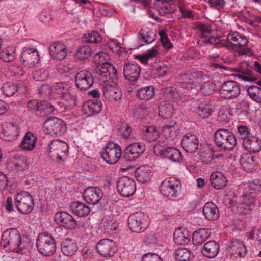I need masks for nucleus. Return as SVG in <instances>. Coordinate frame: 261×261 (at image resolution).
Here are the masks:
<instances>
[{"mask_svg": "<svg viewBox=\"0 0 261 261\" xmlns=\"http://www.w3.org/2000/svg\"><path fill=\"white\" fill-rule=\"evenodd\" d=\"M155 89L152 86L142 87L138 90L137 96L140 100L147 101L155 96Z\"/></svg>", "mask_w": 261, "mask_h": 261, "instance_id": "obj_37", "label": "nucleus"}, {"mask_svg": "<svg viewBox=\"0 0 261 261\" xmlns=\"http://www.w3.org/2000/svg\"><path fill=\"white\" fill-rule=\"evenodd\" d=\"M62 106L66 109H71L76 105V96L70 90L61 97Z\"/></svg>", "mask_w": 261, "mask_h": 261, "instance_id": "obj_43", "label": "nucleus"}, {"mask_svg": "<svg viewBox=\"0 0 261 261\" xmlns=\"http://www.w3.org/2000/svg\"><path fill=\"white\" fill-rule=\"evenodd\" d=\"M157 74L161 77L165 76L171 72V68L166 65H160L156 68Z\"/></svg>", "mask_w": 261, "mask_h": 261, "instance_id": "obj_64", "label": "nucleus"}, {"mask_svg": "<svg viewBox=\"0 0 261 261\" xmlns=\"http://www.w3.org/2000/svg\"><path fill=\"white\" fill-rule=\"evenodd\" d=\"M18 134L17 126L11 123H5L0 132V137L7 141H12L17 138Z\"/></svg>", "mask_w": 261, "mask_h": 261, "instance_id": "obj_24", "label": "nucleus"}, {"mask_svg": "<svg viewBox=\"0 0 261 261\" xmlns=\"http://www.w3.org/2000/svg\"><path fill=\"white\" fill-rule=\"evenodd\" d=\"M144 149L139 143H133L128 146L125 151L124 158L128 161H133L143 152Z\"/></svg>", "mask_w": 261, "mask_h": 261, "instance_id": "obj_31", "label": "nucleus"}, {"mask_svg": "<svg viewBox=\"0 0 261 261\" xmlns=\"http://www.w3.org/2000/svg\"><path fill=\"white\" fill-rule=\"evenodd\" d=\"M49 52L52 58L61 61L65 59L67 55V47L64 44L57 41L50 44Z\"/></svg>", "mask_w": 261, "mask_h": 261, "instance_id": "obj_18", "label": "nucleus"}, {"mask_svg": "<svg viewBox=\"0 0 261 261\" xmlns=\"http://www.w3.org/2000/svg\"><path fill=\"white\" fill-rule=\"evenodd\" d=\"M15 48L9 46L0 53V58L5 62L12 61L15 56Z\"/></svg>", "mask_w": 261, "mask_h": 261, "instance_id": "obj_53", "label": "nucleus"}, {"mask_svg": "<svg viewBox=\"0 0 261 261\" xmlns=\"http://www.w3.org/2000/svg\"><path fill=\"white\" fill-rule=\"evenodd\" d=\"M204 75L201 71H195L188 74L184 79L182 86L187 88L196 87L204 80Z\"/></svg>", "mask_w": 261, "mask_h": 261, "instance_id": "obj_26", "label": "nucleus"}, {"mask_svg": "<svg viewBox=\"0 0 261 261\" xmlns=\"http://www.w3.org/2000/svg\"><path fill=\"white\" fill-rule=\"evenodd\" d=\"M141 72L140 66L136 63H127L123 66L124 77L130 81H135L139 77Z\"/></svg>", "mask_w": 261, "mask_h": 261, "instance_id": "obj_25", "label": "nucleus"}, {"mask_svg": "<svg viewBox=\"0 0 261 261\" xmlns=\"http://www.w3.org/2000/svg\"><path fill=\"white\" fill-rule=\"evenodd\" d=\"M70 91V87L66 82H58L53 86V92L60 98Z\"/></svg>", "mask_w": 261, "mask_h": 261, "instance_id": "obj_51", "label": "nucleus"}, {"mask_svg": "<svg viewBox=\"0 0 261 261\" xmlns=\"http://www.w3.org/2000/svg\"><path fill=\"white\" fill-rule=\"evenodd\" d=\"M215 89V84L212 82L204 83L200 89V91L204 95H209L214 93Z\"/></svg>", "mask_w": 261, "mask_h": 261, "instance_id": "obj_60", "label": "nucleus"}, {"mask_svg": "<svg viewBox=\"0 0 261 261\" xmlns=\"http://www.w3.org/2000/svg\"><path fill=\"white\" fill-rule=\"evenodd\" d=\"M227 40L236 46L244 47L248 44L247 38L237 32L229 33L227 36Z\"/></svg>", "mask_w": 261, "mask_h": 261, "instance_id": "obj_39", "label": "nucleus"}, {"mask_svg": "<svg viewBox=\"0 0 261 261\" xmlns=\"http://www.w3.org/2000/svg\"><path fill=\"white\" fill-rule=\"evenodd\" d=\"M20 61L27 68H35L40 62L39 53L36 49L28 48L22 52Z\"/></svg>", "mask_w": 261, "mask_h": 261, "instance_id": "obj_12", "label": "nucleus"}, {"mask_svg": "<svg viewBox=\"0 0 261 261\" xmlns=\"http://www.w3.org/2000/svg\"><path fill=\"white\" fill-rule=\"evenodd\" d=\"M43 129L46 134L57 136L63 134L66 130L64 122L56 117L48 118L44 123Z\"/></svg>", "mask_w": 261, "mask_h": 261, "instance_id": "obj_7", "label": "nucleus"}, {"mask_svg": "<svg viewBox=\"0 0 261 261\" xmlns=\"http://www.w3.org/2000/svg\"><path fill=\"white\" fill-rule=\"evenodd\" d=\"M198 140L197 137L190 134L185 135L181 141L183 149L187 152H195L198 148Z\"/></svg>", "mask_w": 261, "mask_h": 261, "instance_id": "obj_27", "label": "nucleus"}, {"mask_svg": "<svg viewBox=\"0 0 261 261\" xmlns=\"http://www.w3.org/2000/svg\"><path fill=\"white\" fill-rule=\"evenodd\" d=\"M210 180L213 187L218 190L223 189L227 182L226 178L220 172L212 173L210 176Z\"/></svg>", "mask_w": 261, "mask_h": 261, "instance_id": "obj_36", "label": "nucleus"}, {"mask_svg": "<svg viewBox=\"0 0 261 261\" xmlns=\"http://www.w3.org/2000/svg\"><path fill=\"white\" fill-rule=\"evenodd\" d=\"M154 5L159 15L162 16L173 13L176 10L172 0H156Z\"/></svg>", "mask_w": 261, "mask_h": 261, "instance_id": "obj_28", "label": "nucleus"}, {"mask_svg": "<svg viewBox=\"0 0 261 261\" xmlns=\"http://www.w3.org/2000/svg\"><path fill=\"white\" fill-rule=\"evenodd\" d=\"M236 69L239 73L237 76L244 81L253 82L257 80L256 77L253 75L251 68L247 62L244 61L240 63Z\"/></svg>", "mask_w": 261, "mask_h": 261, "instance_id": "obj_23", "label": "nucleus"}, {"mask_svg": "<svg viewBox=\"0 0 261 261\" xmlns=\"http://www.w3.org/2000/svg\"><path fill=\"white\" fill-rule=\"evenodd\" d=\"M15 86L11 83H6L2 87V91L7 96H11L16 91Z\"/></svg>", "mask_w": 261, "mask_h": 261, "instance_id": "obj_62", "label": "nucleus"}, {"mask_svg": "<svg viewBox=\"0 0 261 261\" xmlns=\"http://www.w3.org/2000/svg\"><path fill=\"white\" fill-rule=\"evenodd\" d=\"M47 152L51 158L63 161L68 153V146L64 141L54 140L49 144Z\"/></svg>", "mask_w": 261, "mask_h": 261, "instance_id": "obj_5", "label": "nucleus"}, {"mask_svg": "<svg viewBox=\"0 0 261 261\" xmlns=\"http://www.w3.org/2000/svg\"><path fill=\"white\" fill-rule=\"evenodd\" d=\"M92 53V49L88 45H83L76 51V56L79 60H83L88 58Z\"/></svg>", "mask_w": 261, "mask_h": 261, "instance_id": "obj_54", "label": "nucleus"}, {"mask_svg": "<svg viewBox=\"0 0 261 261\" xmlns=\"http://www.w3.org/2000/svg\"><path fill=\"white\" fill-rule=\"evenodd\" d=\"M108 59V55L105 52H99L96 53L94 56V62L98 65H103L105 64L109 63L107 62Z\"/></svg>", "mask_w": 261, "mask_h": 261, "instance_id": "obj_59", "label": "nucleus"}, {"mask_svg": "<svg viewBox=\"0 0 261 261\" xmlns=\"http://www.w3.org/2000/svg\"><path fill=\"white\" fill-rule=\"evenodd\" d=\"M104 97L111 101H116L122 97V93L116 85L106 83L103 87Z\"/></svg>", "mask_w": 261, "mask_h": 261, "instance_id": "obj_22", "label": "nucleus"}, {"mask_svg": "<svg viewBox=\"0 0 261 261\" xmlns=\"http://www.w3.org/2000/svg\"><path fill=\"white\" fill-rule=\"evenodd\" d=\"M213 155L210 149H206L200 153V157L202 162L208 164L213 159Z\"/></svg>", "mask_w": 261, "mask_h": 261, "instance_id": "obj_63", "label": "nucleus"}, {"mask_svg": "<svg viewBox=\"0 0 261 261\" xmlns=\"http://www.w3.org/2000/svg\"><path fill=\"white\" fill-rule=\"evenodd\" d=\"M216 145L224 150H230L237 145V139L232 132L226 129H219L214 134Z\"/></svg>", "mask_w": 261, "mask_h": 261, "instance_id": "obj_2", "label": "nucleus"}, {"mask_svg": "<svg viewBox=\"0 0 261 261\" xmlns=\"http://www.w3.org/2000/svg\"><path fill=\"white\" fill-rule=\"evenodd\" d=\"M173 107L169 102L162 101L159 106V115L163 119L170 118L173 112Z\"/></svg>", "mask_w": 261, "mask_h": 261, "instance_id": "obj_44", "label": "nucleus"}, {"mask_svg": "<svg viewBox=\"0 0 261 261\" xmlns=\"http://www.w3.org/2000/svg\"><path fill=\"white\" fill-rule=\"evenodd\" d=\"M240 162L244 170L249 172L253 169L255 160L251 155L246 154L243 155L240 160Z\"/></svg>", "mask_w": 261, "mask_h": 261, "instance_id": "obj_49", "label": "nucleus"}, {"mask_svg": "<svg viewBox=\"0 0 261 261\" xmlns=\"http://www.w3.org/2000/svg\"><path fill=\"white\" fill-rule=\"evenodd\" d=\"M102 38L99 34L95 31H91L84 35V41L90 43H98Z\"/></svg>", "mask_w": 261, "mask_h": 261, "instance_id": "obj_55", "label": "nucleus"}, {"mask_svg": "<svg viewBox=\"0 0 261 261\" xmlns=\"http://www.w3.org/2000/svg\"><path fill=\"white\" fill-rule=\"evenodd\" d=\"M122 155L121 147L114 142H108L101 152V157L106 162L110 164L116 163Z\"/></svg>", "mask_w": 261, "mask_h": 261, "instance_id": "obj_8", "label": "nucleus"}, {"mask_svg": "<svg viewBox=\"0 0 261 261\" xmlns=\"http://www.w3.org/2000/svg\"><path fill=\"white\" fill-rule=\"evenodd\" d=\"M202 212L205 218L209 220H217L220 216L217 206L213 202H207L203 206Z\"/></svg>", "mask_w": 261, "mask_h": 261, "instance_id": "obj_34", "label": "nucleus"}, {"mask_svg": "<svg viewBox=\"0 0 261 261\" xmlns=\"http://www.w3.org/2000/svg\"><path fill=\"white\" fill-rule=\"evenodd\" d=\"M165 153L164 156L173 162H178L182 160L181 152L174 147H168Z\"/></svg>", "mask_w": 261, "mask_h": 261, "instance_id": "obj_52", "label": "nucleus"}, {"mask_svg": "<svg viewBox=\"0 0 261 261\" xmlns=\"http://www.w3.org/2000/svg\"><path fill=\"white\" fill-rule=\"evenodd\" d=\"M93 82V77L91 73L87 71H81L76 75L75 84L81 90L85 91L88 89L92 86Z\"/></svg>", "mask_w": 261, "mask_h": 261, "instance_id": "obj_17", "label": "nucleus"}, {"mask_svg": "<svg viewBox=\"0 0 261 261\" xmlns=\"http://www.w3.org/2000/svg\"><path fill=\"white\" fill-rule=\"evenodd\" d=\"M1 244L6 250L21 254L25 253L30 247L29 242L22 239L19 231L15 228L7 229L3 232Z\"/></svg>", "mask_w": 261, "mask_h": 261, "instance_id": "obj_1", "label": "nucleus"}, {"mask_svg": "<svg viewBox=\"0 0 261 261\" xmlns=\"http://www.w3.org/2000/svg\"><path fill=\"white\" fill-rule=\"evenodd\" d=\"M28 108L32 112H36L43 110L45 108L43 104H39L37 100L33 99L28 102Z\"/></svg>", "mask_w": 261, "mask_h": 261, "instance_id": "obj_61", "label": "nucleus"}, {"mask_svg": "<svg viewBox=\"0 0 261 261\" xmlns=\"http://www.w3.org/2000/svg\"><path fill=\"white\" fill-rule=\"evenodd\" d=\"M37 137L31 132H27L20 144V147L24 151L33 150L36 144Z\"/></svg>", "mask_w": 261, "mask_h": 261, "instance_id": "obj_33", "label": "nucleus"}, {"mask_svg": "<svg viewBox=\"0 0 261 261\" xmlns=\"http://www.w3.org/2000/svg\"><path fill=\"white\" fill-rule=\"evenodd\" d=\"M93 74L95 79L101 82L106 83L109 80L118 79L117 72L116 68L112 64L106 63L103 65H98L94 69Z\"/></svg>", "mask_w": 261, "mask_h": 261, "instance_id": "obj_4", "label": "nucleus"}, {"mask_svg": "<svg viewBox=\"0 0 261 261\" xmlns=\"http://www.w3.org/2000/svg\"><path fill=\"white\" fill-rule=\"evenodd\" d=\"M181 186L179 180L175 177H171L163 181L160 186V191L164 196L175 198L179 195Z\"/></svg>", "mask_w": 261, "mask_h": 261, "instance_id": "obj_6", "label": "nucleus"}, {"mask_svg": "<svg viewBox=\"0 0 261 261\" xmlns=\"http://www.w3.org/2000/svg\"><path fill=\"white\" fill-rule=\"evenodd\" d=\"M151 169L149 166H141L136 170L135 176L137 180L141 182L148 181L150 178Z\"/></svg>", "mask_w": 261, "mask_h": 261, "instance_id": "obj_41", "label": "nucleus"}, {"mask_svg": "<svg viewBox=\"0 0 261 261\" xmlns=\"http://www.w3.org/2000/svg\"><path fill=\"white\" fill-rule=\"evenodd\" d=\"M176 123L170 122L163 127L162 134L166 140L171 141L174 140L178 135V132L175 127Z\"/></svg>", "mask_w": 261, "mask_h": 261, "instance_id": "obj_42", "label": "nucleus"}, {"mask_svg": "<svg viewBox=\"0 0 261 261\" xmlns=\"http://www.w3.org/2000/svg\"><path fill=\"white\" fill-rule=\"evenodd\" d=\"M168 148L165 141H159L154 146V152L158 155L164 156Z\"/></svg>", "mask_w": 261, "mask_h": 261, "instance_id": "obj_57", "label": "nucleus"}, {"mask_svg": "<svg viewBox=\"0 0 261 261\" xmlns=\"http://www.w3.org/2000/svg\"><path fill=\"white\" fill-rule=\"evenodd\" d=\"M10 167L12 170L16 171H23L28 168L27 159L23 156L14 158L9 163Z\"/></svg>", "mask_w": 261, "mask_h": 261, "instance_id": "obj_40", "label": "nucleus"}, {"mask_svg": "<svg viewBox=\"0 0 261 261\" xmlns=\"http://www.w3.org/2000/svg\"><path fill=\"white\" fill-rule=\"evenodd\" d=\"M198 115L202 118H206L210 116L212 113V109L210 105L202 103L197 108Z\"/></svg>", "mask_w": 261, "mask_h": 261, "instance_id": "obj_56", "label": "nucleus"}, {"mask_svg": "<svg viewBox=\"0 0 261 261\" xmlns=\"http://www.w3.org/2000/svg\"><path fill=\"white\" fill-rule=\"evenodd\" d=\"M96 249L97 252L103 257L113 256L117 250L115 242L109 239H102L99 241Z\"/></svg>", "mask_w": 261, "mask_h": 261, "instance_id": "obj_15", "label": "nucleus"}, {"mask_svg": "<svg viewBox=\"0 0 261 261\" xmlns=\"http://www.w3.org/2000/svg\"><path fill=\"white\" fill-rule=\"evenodd\" d=\"M102 196L101 191L98 188L90 187L83 192L84 200L88 204L95 205L101 199Z\"/></svg>", "mask_w": 261, "mask_h": 261, "instance_id": "obj_20", "label": "nucleus"}, {"mask_svg": "<svg viewBox=\"0 0 261 261\" xmlns=\"http://www.w3.org/2000/svg\"><path fill=\"white\" fill-rule=\"evenodd\" d=\"M220 93L226 99H233L240 94V86L234 81H226L221 85Z\"/></svg>", "mask_w": 261, "mask_h": 261, "instance_id": "obj_14", "label": "nucleus"}, {"mask_svg": "<svg viewBox=\"0 0 261 261\" xmlns=\"http://www.w3.org/2000/svg\"><path fill=\"white\" fill-rule=\"evenodd\" d=\"M254 202V197L251 193L243 194L241 201L237 205V212L241 214H246L249 213Z\"/></svg>", "mask_w": 261, "mask_h": 261, "instance_id": "obj_21", "label": "nucleus"}, {"mask_svg": "<svg viewBox=\"0 0 261 261\" xmlns=\"http://www.w3.org/2000/svg\"><path fill=\"white\" fill-rule=\"evenodd\" d=\"M143 132L144 138L148 142L156 141L160 136L159 131L154 126L145 127Z\"/></svg>", "mask_w": 261, "mask_h": 261, "instance_id": "obj_48", "label": "nucleus"}, {"mask_svg": "<svg viewBox=\"0 0 261 261\" xmlns=\"http://www.w3.org/2000/svg\"><path fill=\"white\" fill-rule=\"evenodd\" d=\"M39 94L44 98H48L50 97L53 92V88L48 84L42 85L38 89Z\"/></svg>", "mask_w": 261, "mask_h": 261, "instance_id": "obj_58", "label": "nucleus"}, {"mask_svg": "<svg viewBox=\"0 0 261 261\" xmlns=\"http://www.w3.org/2000/svg\"><path fill=\"white\" fill-rule=\"evenodd\" d=\"M38 251L44 256H50L55 252L56 245L54 238L49 234H40L36 241Z\"/></svg>", "mask_w": 261, "mask_h": 261, "instance_id": "obj_3", "label": "nucleus"}, {"mask_svg": "<svg viewBox=\"0 0 261 261\" xmlns=\"http://www.w3.org/2000/svg\"><path fill=\"white\" fill-rule=\"evenodd\" d=\"M219 245L215 241H210L206 242L202 249V254L207 258H214L218 253Z\"/></svg>", "mask_w": 261, "mask_h": 261, "instance_id": "obj_35", "label": "nucleus"}, {"mask_svg": "<svg viewBox=\"0 0 261 261\" xmlns=\"http://www.w3.org/2000/svg\"><path fill=\"white\" fill-rule=\"evenodd\" d=\"M191 251L185 248H177L174 254L175 259L177 261H189Z\"/></svg>", "mask_w": 261, "mask_h": 261, "instance_id": "obj_50", "label": "nucleus"}, {"mask_svg": "<svg viewBox=\"0 0 261 261\" xmlns=\"http://www.w3.org/2000/svg\"><path fill=\"white\" fill-rule=\"evenodd\" d=\"M54 219L58 224L67 229H73L76 226V222L74 218L65 212H57L55 215Z\"/></svg>", "mask_w": 261, "mask_h": 261, "instance_id": "obj_19", "label": "nucleus"}, {"mask_svg": "<svg viewBox=\"0 0 261 261\" xmlns=\"http://www.w3.org/2000/svg\"><path fill=\"white\" fill-rule=\"evenodd\" d=\"M118 191L123 197L132 196L136 191V184L134 180L128 176L120 177L117 184Z\"/></svg>", "mask_w": 261, "mask_h": 261, "instance_id": "obj_11", "label": "nucleus"}, {"mask_svg": "<svg viewBox=\"0 0 261 261\" xmlns=\"http://www.w3.org/2000/svg\"><path fill=\"white\" fill-rule=\"evenodd\" d=\"M140 39L145 44L152 43L155 39L156 34L151 30L141 29L139 32Z\"/></svg>", "mask_w": 261, "mask_h": 261, "instance_id": "obj_47", "label": "nucleus"}, {"mask_svg": "<svg viewBox=\"0 0 261 261\" xmlns=\"http://www.w3.org/2000/svg\"><path fill=\"white\" fill-rule=\"evenodd\" d=\"M15 205L18 211L22 214L30 213L34 207L32 197L28 192H21L15 195Z\"/></svg>", "mask_w": 261, "mask_h": 261, "instance_id": "obj_9", "label": "nucleus"}, {"mask_svg": "<svg viewBox=\"0 0 261 261\" xmlns=\"http://www.w3.org/2000/svg\"><path fill=\"white\" fill-rule=\"evenodd\" d=\"M174 241L178 245L188 244L190 240V235L185 229L178 228L174 232Z\"/></svg>", "mask_w": 261, "mask_h": 261, "instance_id": "obj_38", "label": "nucleus"}, {"mask_svg": "<svg viewBox=\"0 0 261 261\" xmlns=\"http://www.w3.org/2000/svg\"><path fill=\"white\" fill-rule=\"evenodd\" d=\"M227 256L232 260L244 257L247 249L244 243L238 240H232L226 248Z\"/></svg>", "mask_w": 261, "mask_h": 261, "instance_id": "obj_13", "label": "nucleus"}, {"mask_svg": "<svg viewBox=\"0 0 261 261\" xmlns=\"http://www.w3.org/2000/svg\"><path fill=\"white\" fill-rule=\"evenodd\" d=\"M102 106L100 101L91 100L83 105V111L87 115L91 116L99 113L101 111Z\"/></svg>", "mask_w": 261, "mask_h": 261, "instance_id": "obj_32", "label": "nucleus"}, {"mask_svg": "<svg viewBox=\"0 0 261 261\" xmlns=\"http://www.w3.org/2000/svg\"><path fill=\"white\" fill-rule=\"evenodd\" d=\"M61 251L66 256H72L77 252L79 247L75 240L67 238L61 243Z\"/></svg>", "mask_w": 261, "mask_h": 261, "instance_id": "obj_29", "label": "nucleus"}, {"mask_svg": "<svg viewBox=\"0 0 261 261\" xmlns=\"http://www.w3.org/2000/svg\"><path fill=\"white\" fill-rule=\"evenodd\" d=\"M128 223L129 229L134 232H143L147 227L145 216L141 212L132 214L128 217Z\"/></svg>", "mask_w": 261, "mask_h": 261, "instance_id": "obj_10", "label": "nucleus"}, {"mask_svg": "<svg viewBox=\"0 0 261 261\" xmlns=\"http://www.w3.org/2000/svg\"><path fill=\"white\" fill-rule=\"evenodd\" d=\"M70 208L74 214L81 217L88 215L90 211V208L87 205L79 201L73 202Z\"/></svg>", "mask_w": 261, "mask_h": 261, "instance_id": "obj_45", "label": "nucleus"}, {"mask_svg": "<svg viewBox=\"0 0 261 261\" xmlns=\"http://www.w3.org/2000/svg\"><path fill=\"white\" fill-rule=\"evenodd\" d=\"M210 233L206 229H200L195 231L193 234V243L195 245L202 244L208 238Z\"/></svg>", "mask_w": 261, "mask_h": 261, "instance_id": "obj_46", "label": "nucleus"}, {"mask_svg": "<svg viewBox=\"0 0 261 261\" xmlns=\"http://www.w3.org/2000/svg\"><path fill=\"white\" fill-rule=\"evenodd\" d=\"M243 145L249 152H258L261 150V139L256 136H251L243 140Z\"/></svg>", "mask_w": 261, "mask_h": 261, "instance_id": "obj_30", "label": "nucleus"}, {"mask_svg": "<svg viewBox=\"0 0 261 261\" xmlns=\"http://www.w3.org/2000/svg\"><path fill=\"white\" fill-rule=\"evenodd\" d=\"M197 29L199 31V39L198 43L200 45L208 44H213L217 43L219 41V38L210 36L212 30L208 25L199 23L197 25Z\"/></svg>", "mask_w": 261, "mask_h": 261, "instance_id": "obj_16", "label": "nucleus"}]
</instances>
